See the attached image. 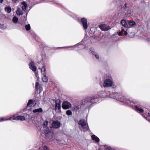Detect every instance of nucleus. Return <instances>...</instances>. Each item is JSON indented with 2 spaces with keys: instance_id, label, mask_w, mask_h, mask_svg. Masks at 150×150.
<instances>
[{
  "instance_id": "nucleus-1",
  "label": "nucleus",
  "mask_w": 150,
  "mask_h": 150,
  "mask_svg": "<svg viewBox=\"0 0 150 150\" xmlns=\"http://www.w3.org/2000/svg\"><path fill=\"white\" fill-rule=\"evenodd\" d=\"M118 93H116L115 96H114L110 94L109 91H103L100 92V95L101 97H109L114 99H116L124 103L125 105L130 106L131 103L136 104L137 102L136 100H130L128 99H127L126 98L123 96L121 94L118 95Z\"/></svg>"
},
{
  "instance_id": "nucleus-2",
  "label": "nucleus",
  "mask_w": 150,
  "mask_h": 150,
  "mask_svg": "<svg viewBox=\"0 0 150 150\" xmlns=\"http://www.w3.org/2000/svg\"><path fill=\"white\" fill-rule=\"evenodd\" d=\"M99 98L100 96L98 95L90 96L88 98L82 100L81 104V105H85L88 103H97L98 101Z\"/></svg>"
},
{
  "instance_id": "nucleus-3",
  "label": "nucleus",
  "mask_w": 150,
  "mask_h": 150,
  "mask_svg": "<svg viewBox=\"0 0 150 150\" xmlns=\"http://www.w3.org/2000/svg\"><path fill=\"white\" fill-rule=\"evenodd\" d=\"M50 124H48V122L47 121L44 122L43 124V128L42 130V133H44L45 134H48L50 133Z\"/></svg>"
},
{
  "instance_id": "nucleus-4",
  "label": "nucleus",
  "mask_w": 150,
  "mask_h": 150,
  "mask_svg": "<svg viewBox=\"0 0 150 150\" xmlns=\"http://www.w3.org/2000/svg\"><path fill=\"white\" fill-rule=\"evenodd\" d=\"M79 124L81 125L84 131H88L89 130L88 124L86 120H81L78 122Z\"/></svg>"
},
{
  "instance_id": "nucleus-5",
  "label": "nucleus",
  "mask_w": 150,
  "mask_h": 150,
  "mask_svg": "<svg viewBox=\"0 0 150 150\" xmlns=\"http://www.w3.org/2000/svg\"><path fill=\"white\" fill-rule=\"evenodd\" d=\"M9 120H19L21 121H24L25 120V118L24 116L21 115H19L16 116V115L14 114L10 116L9 117Z\"/></svg>"
},
{
  "instance_id": "nucleus-6",
  "label": "nucleus",
  "mask_w": 150,
  "mask_h": 150,
  "mask_svg": "<svg viewBox=\"0 0 150 150\" xmlns=\"http://www.w3.org/2000/svg\"><path fill=\"white\" fill-rule=\"evenodd\" d=\"M113 83V82L112 79H107L104 81L103 87L104 88L111 87Z\"/></svg>"
},
{
  "instance_id": "nucleus-7",
  "label": "nucleus",
  "mask_w": 150,
  "mask_h": 150,
  "mask_svg": "<svg viewBox=\"0 0 150 150\" xmlns=\"http://www.w3.org/2000/svg\"><path fill=\"white\" fill-rule=\"evenodd\" d=\"M38 68L40 69L42 67L41 69V72L42 74H46V70L45 66L43 64V62L42 60L39 61L38 62Z\"/></svg>"
},
{
  "instance_id": "nucleus-8",
  "label": "nucleus",
  "mask_w": 150,
  "mask_h": 150,
  "mask_svg": "<svg viewBox=\"0 0 150 150\" xmlns=\"http://www.w3.org/2000/svg\"><path fill=\"white\" fill-rule=\"evenodd\" d=\"M71 106V104L68 101H65L62 104V107L63 109H67Z\"/></svg>"
},
{
  "instance_id": "nucleus-9",
  "label": "nucleus",
  "mask_w": 150,
  "mask_h": 150,
  "mask_svg": "<svg viewBox=\"0 0 150 150\" xmlns=\"http://www.w3.org/2000/svg\"><path fill=\"white\" fill-rule=\"evenodd\" d=\"M29 67L30 69L35 72L36 76L37 77L36 72V67L35 66L34 62L33 61L31 62L29 64Z\"/></svg>"
},
{
  "instance_id": "nucleus-10",
  "label": "nucleus",
  "mask_w": 150,
  "mask_h": 150,
  "mask_svg": "<svg viewBox=\"0 0 150 150\" xmlns=\"http://www.w3.org/2000/svg\"><path fill=\"white\" fill-rule=\"evenodd\" d=\"M81 21L83 29L84 30L88 28L87 19L85 18H82L81 19Z\"/></svg>"
},
{
  "instance_id": "nucleus-11",
  "label": "nucleus",
  "mask_w": 150,
  "mask_h": 150,
  "mask_svg": "<svg viewBox=\"0 0 150 150\" xmlns=\"http://www.w3.org/2000/svg\"><path fill=\"white\" fill-rule=\"evenodd\" d=\"M52 127L54 128H58L60 125V123L58 121H54L52 124Z\"/></svg>"
},
{
  "instance_id": "nucleus-12",
  "label": "nucleus",
  "mask_w": 150,
  "mask_h": 150,
  "mask_svg": "<svg viewBox=\"0 0 150 150\" xmlns=\"http://www.w3.org/2000/svg\"><path fill=\"white\" fill-rule=\"evenodd\" d=\"M36 104V103L35 102V101L33 100L30 99L29 100L27 104V106L28 107L35 106Z\"/></svg>"
},
{
  "instance_id": "nucleus-13",
  "label": "nucleus",
  "mask_w": 150,
  "mask_h": 150,
  "mask_svg": "<svg viewBox=\"0 0 150 150\" xmlns=\"http://www.w3.org/2000/svg\"><path fill=\"white\" fill-rule=\"evenodd\" d=\"M55 108L56 110L58 109L59 110L61 108V102L59 100H57L55 101Z\"/></svg>"
},
{
  "instance_id": "nucleus-14",
  "label": "nucleus",
  "mask_w": 150,
  "mask_h": 150,
  "mask_svg": "<svg viewBox=\"0 0 150 150\" xmlns=\"http://www.w3.org/2000/svg\"><path fill=\"white\" fill-rule=\"evenodd\" d=\"M99 27L101 30L105 31L108 30L109 29L108 26L104 24L101 25Z\"/></svg>"
},
{
  "instance_id": "nucleus-15",
  "label": "nucleus",
  "mask_w": 150,
  "mask_h": 150,
  "mask_svg": "<svg viewBox=\"0 0 150 150\" xmlns=\"http://www.w3.org/2000/svg\"><path fill=\"white\" fill-rule=\"evenodd\" d=\"M99 150H114L107 145L102 146H100Z\"/></svg>"
},
{
  "instance_id": "nucleus-16",
  "label": "nucleus",
  "mask_w": 150,
  "mask_h": 150,
  "mask_svg": "<svg viewBox=\"0 0 150 150\" xmlns=\"http://www.w3.org/2000/svg\"><path fill=\"white\" fill-rule=\"evenodd\" d=\"M21 7L23 11H25L28 7V4L25 1L22 2L21 3Z\"/></svg>"
},
{
  "instance_id": "nucleus-17",
  "label": "nucleus",
  "mask_w": 150,
  "mask_h": 150,
  "mask_svg": "<svg viewBox=\"0 0 150 150\" xmlns=\"http://www.w3.org/2000/svg\"><path fill=\"white\" fill-rule=\"evenodd\" d=\"M134 109L136 111L138 112H144L143 109L137 105H135Z\"/></svg>"
},
{
  "instance_id": "nucleus-18",
  "label": "nucleus",
  "mask_w": 150,
  "mask_h": 150,
  "mask_svg": "<svg viewBox=\"0 0 150 150\" xmlns=\"http://www.w3.org/2000/svg\"><path fill=\"white\" fill-rule=\"evenodd\" d=\"M92 54L95 57L96 59H98L99 58V56L98 54L96 52H94V49L92 48H91L90 49Z\"/></svg>"
},
{
  "instance_id": "nucleus-19",
  "label": "nucleus",
  "mask_w": 150,
  "mask_h": 150,
  "mask_svg": "<svg viewBox=\"0 0 150 150\" xmlns=\"http://www.w3.org/2000/svg\"><path fill=\"white\" fill-rule=\"evenodd\" d=\"M16 13L18 15H21L23 14L22 11L20 8H18L16 11Z\"/></svg>"
},
{
  "instance_id": "nucleus-20",
  "label": "nucleus",
  "mask_w": 150,
  "mask_h": 150,
  "mask_svg": "<svg viewBox=\"0 0 150 150\" xmlns=\"http://www.w3.org/2000/svg\"><path fill=\"white\" fill-rule=\"evenodd\" d=\"M81 107L79 105H73L72 108V110H78Z\"/></svg>"
},
{
  "instance_id": "nucleus-21",
  "label": "nucleus",
  "mask_w": 150,
  "mask_h": 150,
  "mask_svg": "<svg viewBox=\"0 0 150 150\" xmlns=\"http://www.w3.org/2000/svg\"><path fill=\"white\" fill-rule=\"evenodd\" d=\"M121 23L122 25L124 27L126 28L127 27V24L125 20H122L121 21Z\"/></svg>"
},
{
  "instance_id": "nucleus-22",
  "label": "nucleus",
  "mask_w": 150,
  "mask_h": 150,
  "mask_svg": "<svg viewBox=\"0 0 150 150\" xmlns=\"http://www.w3.org/2000/svg\"><path fill=\"white\" fill-rule=\"evenodd\" d=\"M129 27H132L135 25V23L134 21H130L128 22Z\"/></svg>"
},
{
  "instance_id": "nucleus-23",
  "label": "nucleus",
  "mask_w": 150,
  "mask_h": 150,
  "mask_svg": "<svg viewBox=\"0 0 150 150\" xmlns=\"http://www.w3.org/2000/svg\"><path fill=\"white\" fill-rule=\"evenodd\" d=\"M43 110L41 108L33 110V112L34 113L36 112H41Z\"/></svg>"
},
{
  "instance_id": "nucleus-24",
  "label": "nucleus",
  "mask_w": 150,
  "mask_h": 150,
  "mask_svg": "<svg viewBox=\"0 0 150 150\" xmlns=\"http://www.w3.org/2000/svg\"><path fill=\"white\" fill-rule=\"evenodd\" d=\"M91 138L92 139L94 140L96 142H99V138L96 136L95 135H93L91 136Z\"/></svg>"
},
{
  "instance_id": "nucleus-25",
  "label": "nucleus",
  "mask_w": 150,
  "mask_h": 150,
  "mask_svg": "<svg viewBox=\"0 0 150 150\" xmlns=\"http://www.w3.org/2000/svg\"><path fill=\"white\" fill-rule=\"evenodd\" d=\"M5 10L8 13H9L11 11V9L10 6H8L5 8Z\"/></svg>"
},
{
  "instance_id": "nucleus-26",
  "label": "nucleus",
  "mask_w": 150,
  "mask_h": 150,
  "mask_svg": "<svg viewBox=\"0 0 150 150\" xmlns=\"http://www.w3.org/2000/svg\"><path fill=\"white\" fill-rule=\"evenodd\" d=\"M18 21V18L16 16H14L12 19V21L13 23L15 24H16L17 23Z\"/></svg>"
},
{
  "instance_id": "nucleus-27",
  "label": "nucleus",
  "mask_w": 150,
  "mask_h": 150,
  "mask_svg": "<svg viewBox=\"0 0 150 150\" xmlns=\"http://www.w3.org/2000/svg\"><path fill=\"white\" fill-rule=\"evenodd\" d=\"M83 40L81 42H80L78 45V47L81 49H83L84 48V45H83Z\"/></svg>"
},
{
  "instance_id": "nucleus-28",
  "label": "nucleus",
  "mask_w": 150,
  "mask_h": 150,
  "mask_svg": "<svg viewBox=\"0 0 150 150\" xmlns=\"http://www.w3.org/2000/svg\"><path fill=\"white\" fill-rule=\"evenodd\" d=\"M43 75L42 77V80L43 82H46L48 81V79L46 76V74H42Z\"/></svg>"
},
{
  "instance_id": "nucleus-29",
  "label": "nucleus",
  "mask_w": 150,
  "mask_h": 150,
  "mask_svg": "<svg viewBox=\"0 0 150 150\" xmlns=\"http://www.w3.org/2000/svg\"><path fill=\"white\" fill-rule=\"evenodd\" d=\"M5 120H9V117H5L0 118V122L3 121Z\"/></svg>"
},
{
  "instance_id": "nucleus-30",
  "label": "nucleus",
  "mask_w": 150,
  "mask_h": 150,
  "mask_svg": "<svg viewBox=\"0 0 150 150\" xmlns=\"http://www.w3.org/2000/svg\"><path fill=\"white\" fill-rule=\"evenodd\" d=\"M0 28L2 29H5L7 28V27L4 24H0Z\"/></svg>"
},
{
  "instance_id": "nucleus-31",
  "label": "nucleus",
  "mask_w": 150,
  "mask_h": 150,
  "mask_svg": "<svg viewBox=\"0 0 150 150\" xmlns=\"http://www.w3.org/2000/svg\"><path fill=\"white\" fill-rule=\"evenodd\" d=\"M25 28L27 31L29 30L30 29V26L29 24L25 25Z\"/></svg>"
},
{
  "instance_id": "nucleus-32",
  "label": "nucleus",
  "mask_w": 150,
  "mask_h": 150,
  "mask_svg": "<svg viewBox=\"0 0 150 150\" xmlns=\"http://www.w3.org/2000/svg\"><path fill=\"white\" fill-rule=\"evenodd\" d=\"M66 114L68 115H71V114H72V112L71 111V110H67L66 111Z\"/></svg>"
},
{
  "instance_id": "nucleus-33",
  "label": "nucleus",
  "mask_w": 150,
  "mask_h": 150,
  "mask_svg": "<svg viewBox=\"0 0 150 150\" xmlns=\"http://www.w3.org/2000/svg\"><path fill=\"white\" fill-rule=\"evenodd\" d=\"M39 86V83L38 82L36 83L35 88L36 90H38Z\"/></svg>"
},
{
  "instance_id": "nucleus-34",
  "label": "nucleus",
  "mask_w": 150,
  "mask_h": 150,
  "mask_svg": "<svg viewBox=\"0 0 150 150\" xmlns=\"http://www.w3.org/2000/svg\"><path fill=\"white\" fill-rule=\"evenodd\" d=\"M12 1L15 3H16L17 1H18V0H11Z\"/></svg>"
},
{
  "instance_id": "nucleus-35",
  "label": "nucleus",
  "mask_w": 150,
  "mask_h": 150,
  "mask_svg": "<svg viewBox=\"0 0 150 150\" xmlns=\"http://www.w3.org/2000/svg\"><path fill=\"white\" fill-rule=\"evenodd\" d=\"M122 33H123L122 32H121V31L120 32L118 33V35L119 36H121L122 35Z\"/></svg>"
},
{
  "instance_id": "nucleus-36",
  "label": "nucleus",
  "mask_w": 150,
  "mask_h": 150,
  "mask_svg": "<svg viewBox=\"0 0 150 150\" xmlns=\"http://www.w3.org/2000/svg\"><path fill=\"white\" fill-rule=\"evenodd\" d=\"M33 37H34V38H35V37H36V35L34 33H33Z\"/></svg>"
},
{
  "instance_id": "nucleus-37",
  "label": "nucleus",
  "mask_w": 150,
  "mask_h": 150,
  "mask_svg": "<svg viewBox=\"0 0 150 150\" xmlns=\"http://www.w3.org/2000/svg\"><path fill=\"white\" fill-rule=\"evenodd\" d=\"M127 7V4H125V7H124V8H125Z\"/></svg>"
},
{
  "instance_id": "nucleus-38",
  "label": "nucleus",
  "mask_w": 150,
  "mask_h": 150,
  "mask_svg": "<svg viewBox=\"0 0 150 150\" xmlns=\"http://www.w3.org/2000/svg\"><path fill=\"white\" fill-rule=\"evenodd\" d=\"M124 34L125 35H127V32L126 31H125L124 32Z\"/></svg>"
},
{
  "instance_id": "nucleus-39",
  "label": "nucleus",
  "mask_w": 150,
  "mask_h": 150,
  "mask_svg": "<svg viewBox=\"0 0 150 150\" xmlns=\"http://www.w3.org/2000/svg\"><path fill=\"white\" fill-rule=\"evenodd\" d=\"M121 31L122 32V33H123V32H124L125 31L124 29H122L121 30Z\"/></svg>"
},
{
  "instance_id": "nucleus-40",
  "label": "nucleus",
  "mask_w": 150,
  "mask_h": 150,
  "mask_svg": "<svg viewBox=\"0 0 150 150\" xmlns=\"http://www.w3.org/2000/svg\"><path fill=\"white\" fill-rule=\"evenodd\" d=\"M3 1H4V0H0V3H2Z\"/></svg>"
},
{
  "instance_id": "nucleus-41",
  "label": "nucleus",
  "mask_w": 150,
  "mask_h": 150,
  "mask_svg": "<svg viewBox=\"0 0 150 150\" xmlns=\"http://www.w3.org/2000/svg\"><path fill=\"white\" fill-rule=\"evenodd\" d=\"M147 114H148V115L149 117H150V113L148 112L147 113Z\"/></svg>"
},
{
  "instance_id": "nucleus-42",
  "label": "nucleus",
  "mask_w": 150,
  "mask_h": 150,
  "mask_svg": "<svg viewBox=\"0 0 150 150\" xmlns=\"http://www.w3.org/2000/svg\"><path fill=\"white\" fill-rule=\"evenodd\" d=\"M27 14H28V13H26V16H27Z\"/></svg>"
},
{
  "instance_id": "nucleus-43",
  "label": "nucleus",
  "mask_w": 150,
  "mask_h": 150,
  "mask_svg": "<svg viewBox=\"0 0 150 150\" xmlns=\"http://www.w3.org/2000/svg\"><path fill=\"white\" fill-rule=\"evenodd\" d=\"M143 117L144 118H145V116L144 115H142Z\"/></svg>"
},
{
  "instance_id": "nucleus-44",
  "label": "nucleus",
  "mask_w": 150,
  "mask_h": 150,
  "mask_svg": "<svg viewBox=\"0 0 150 150\" xmlns=\"http://www.w3.org/2000/svg\"><path fill=\"white\" fill-rule=\"evenodd\" d=\"M71 47V46H70V47Z\"/></svg>"
}]
</instances>
